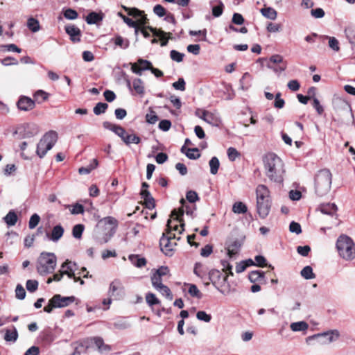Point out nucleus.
Instances as JSON below:
<instances>
[{
    "instance_id": "1",
    "label": "nucleus",
    "mask_w": 355,
    "mask_h": 355,
    "mask_svg": "<svg viewBox=\"0 0 355 355\" xmlns=\"http://www.w3.org/2000/svg\"><path fill=\"white\" fill-rule=\"evenodd\" d=\"M266 175L270 181L281 183L284 180L285 173L282 160L275 153H270L263 157Z\"/></svg>"
},
{
    "instance_id": "2",
    "label": "nucleus",
    "mask_w": 355,
    "mask_h": 355,
    "mask_svg": "<svg viewBox=\"0 0 355 355\" xmlns=\"http://www.w3.org/2000/svg\"><path fill=\"white\" fill-rule=\"evenodd\" d=\"M184 224L181 223L180 226L181 229L179 230V233L182 234L184 231ZM167 232L166 233H164L162 238L159 240V245L161 248V250L166 255V256H172L174 248L176 246V243L173 241L174 239H176L175 234L171 233V230L178 231V225L173 224V220L171 219L168 220L167 222ZM180 237L177 238V240H179Z\"/></svg>"
},
{
    "instance_id": "3",
    "label": "nucleus",
    "mask_w": 355,
    "mask_h": 355,
    "mask_svg": "<svg viewBox=\"0 0 355 355\" xmlns=\"http://www.w3.org/2000/svg\"><path fill=\"white\" fill-rule=\"evenodd\" d=\"M257 209L259 216L265 218L269 214L271 200L270 191L264 184H259L256 189Z\"/></svg>"
},
{
    "instance_id": "4",
    "label": "nucleus",
    "mask_w": 355,
    "mask_h": 355,
    "mask_svg": "<svg viewBox=\"0 0 355 355\" xmlns=\"http://www.w3.org/2000/svg\"><path fill=\"white\" fill-rule=\"evenodd\" d=\"M56 264L57 258L53 253L43 252L37 259L36 269L40 275H46L53 272Z\"/></svg>"
},
{
    "instance_id": "5",
    "label": "nucleus",
    "mask_w": 355,
    "mask_h": 355,
    "mask_svg": "<svg viewBox=\"0 0 355 355\" xmlns=\"http://www.w3.org/2000/svg\"><path fill=\"white\" fill-rule=\"evenodd\" d=\"M332 175L329 170L322 169L315 177V191L318 196L326 195L331 189Z\"/></svg>"
},
{
    "instance_id": "6",
    "label": "nucleus",
    "mask_w": 355,
    "mask_h": 355,
    "mask_svg": "<svg viewBox=\"0 0 355 355\" xmlns=\"http://www.w3.org/2000/svg\"><path fill=\"white\" fill-rule=\"evenodd\" d=\"M336 248L339 255L345 260H352L355 257L354 241L345 234H342L338 238Z\"/></svg>"
},
{
    "instance_id": "7",
    "label": "nucleus",
    "mask_w": 355,
    "mask_h": 355,
    "mask_svg": "<svg viewBox=\"0 0 355 355\" xmlns=\"http://www.w3.org/2000/svg\"><path fill=\"white\" fill-rule=\"evenodd\" d=\"M58 133L51 130L46 132L40 139L37 146V154L42 158L51 150L58 140Z\"/></svg>"
},
{
    "instance_id": "8",
    "label": "nucleus",
    "mask_w": 355,
    "mask_h": 355,
    "mask_svg": "<svg viewBox=\"0 0 355 355\" xmlns=\"http://www.w3.org/2000/svg\"><path fill=\"white\" fill-rule=\"evenodd\" d=\"M207 282L205 284L206 285H209L210 281L212 284L215 286V288L219 291L223 295L227 294L225 291L220 288L223 284H225L227 280V275H223V273L218 270H211L208 273V277H207Z\"/></svg>"
},
{
    "instance_id": "9",
    "label": "nucleus",
    "mask_w": 355,
    "mask_h": 355,
    "mask_svg": "<svg viewBox=\"0 0 355 355\" xmlns=\"http://www.w3.org/2000/svg\"><path fill=\"white\" fill-rule=\"evenodd\" d=\"M100 223H103L105 225H110V233L105 234L102 239L97 237L96 241L101 244L106 243L110 239L112 236L114 234L116 229L118 225V221L116 218L112 216H107L101 220Z\"/></svg>"
},
{
    "instance_id": "10",
    "label": "nucleus",
    "mask_w": 355,
    "mask_h": 355,
    "mask_svg": "<svg viewBox=\"0 0 355 355\" xmlns=\"http://www.w3.org/2000/svg\"><path fill=\"white\" fill-rule=\"evenodd\" d=\"M123 287L121 282L118 279L112 281L110 284L108 290L109 296L114 300H119L123 297Z\"/></svg>"
},
{
    "instance_id": "11",
    "label": "nucleus",
    "mask_w": 355,
    "mask_h": 355,
    "mask_svg": "<svg viewBox=\"0 0 355 355\" xmlns=\"http://www.w3.org/2000/svg\"><path fill=\"white\" fill-rule=\"evenodd\" d=\"M340 334H313L306 338V343L310 345L311 341L315 340L319 344L329 343L338 338Z\"/></svg>"
},
{
    "instance_id": "12",
    "label": "nucleus",
    "mask_w": 355,
    "mask_h": 355,
    "mask_svg": "<svg viewBox=\"0 0 355 355\" xmlns=\"http://www.w3.org/2000/svg\"><path fill=\"white\" fill-rule=\"evenodd\" d=\"M77 269V264L69 260H66L61 265V270H62L64 275H67L69 278L73 279L74 282H77L80 279V277H76L75 275V271Z\"/></svg>"
},
{
    "instance_id": "13",
    "label": "nucleus",
    "mask_w": 355,
    "mask_h": 355,
    "mask_svg": "<svg viewBox=\"0 0 355 355\" xmlns=\"http://www.w3.org/2000/svg\"><path fill=\"white\" fill-rule=\"evenodd\" d=\"M180 202L182 204V207L180 208L178 211L176 209L173 210L171 214V216L173 218V224H178V223L182 222L181 217L183 216L184 211L187 214L191 215L193 214V210L191 209L189 206L184 205L186 202L184 198H182Z\"/></svg>"
},
{
    "instance_id": "14",
    "label": "nucleus",
    "mask_w": 355,
    "mask_h": 355,
    "mask_svg": "<svg viewBox=\"0 0 355 355\" xmlns=\"http://www.w3.org/2000/svg\"><path fill=\"white\" fill-rule=\"evenodd\" d=\"M151 68L152 63L142 58H139L137 63L131 64L132 71L137 75H141L143 71L150 70Z\"/></svg>"
},
{
    "instance_id": "15",
    "label": "nucleus",
    "mask_w": 355,
    "mask_h": 355,
    "mask_svg": "<svg viewBox=\"0 0 355 355\" xmlns=\"http://www.w3.org/2000/svg\"><path fill=\"white\" fill-rule=\"evenodd\" d=\"M202 116L203 121L213 126L218 127L221 123L220 118L216 112H204Z\"/></svg>"
},
{
    "instance_id": "16",
    "label": "nucleus",
    "mask_w": 355,
    "mask_h": 355,
    "mask_svg": "<svg viewBox=\"0 0 355 355\" xmlns=\"http://www.w3.org/2000/svg\"><path fill=\"white\" fill-rule=\"evenodd\" d=\"M127 86L129 89H131V86H132V89L135 91V92L141 96H143L145 94V87L144 81L140 78H135L132 80V83L130 80L127 81Z\"/></svg>"
},
{
    "instance_id": "17",
    "label": "nucleus",
    "mask_w": 355,
    "mask_h": 355,
    "mask_svg": "<svg viewBox=\"0 0 355 355\" xmlns=\"http://www.w3.org/2000/svg\"><path fill=\"white\" fill-rule=\"evenodd\" d=\"M52 298L53 302L56 304L58 308L67 306L75 301V297L73 296L62 297L59 294L55 295Z\"/></svg>"
},
{
    "instance_id": "18",
    "label": "nucleus",
    "mask_w": 355,
    "mask_h": 355,
    "mask_svg": "<svg viewBox=\"0 0 355 355\" xmlns=\"http://www.w3.org/2000/svg\"><path fill=\"white\" fill-rule=\"evenodd\" d=\"M103 127L107 130L112 131L116 135H117L119 137H120L122 140H123L125 135L126 134V132H125V129L123 128H122L121 126L112 123L108 121H105L103 123Z\"/></svg>"
},
{
    "instance_id": "19",
    "label": "nucleus",
    "mask_w": 355,
    "mask_h": 355,
    "mask_svg": "<svg viewBox=\"0 0 355 355\" xmlns=\"http://www.w3.org/2000/svg\"><path fill=\"white\" fill-rule=\"evenodd\" d=\"M290 327L293 331H305L306 330L314 331L317 330L315 327H309V324L304 321L293 322Z\"/></svg>"
},
{
    "instance_id": "20",
    "label": "nucleus",
    "mask_w": 355,
    "mask_h": 355,
    "mask_svg": "<svg viewBox=\"0 0 355 355\" xmlns=\"http://www.w3.org/2000/svg\"><path fill=\"white\" fill-rule=\"evenodd\" d=\"M66 33L70 36V39L73 42H80V30L74 25H68L65 26Z\"/></svg>"
},
{
    "instance_id": "21",
    "label": "nucleus",
    "mask_w": 355,
    "mask_h": 355,
    "mask_svg": "<svg viewBox=\"0 0 355 355\" xmlns=\"http://www.w3.org/2000/svg\"><path fill=\"white\" fill-rule=\"evenodd\" d=\"M17 106L21 110L28 111L34 108L35 102L30 98L22 97L19 100Z\"/></svg>"
},
{
    "instance_id": "22",
    "label": "nucleus",
    "mask_w": 355,
    "mask_h": 355,
    "mask_svg": "<svg viewBox=\"0 0 355 355\" xmlns=\"http://www.w3.org/2000/svg\"><path fill=\"white\" fill-rule=\"evenodd\" d=\"M63 234L64 228L60 225H58L53 228L51 234L50 235L47 234V236L52 241L57 242L61 239Z\"/></svg>"
},
{
    "instance_id": "23",
    "label": "nucleus",
    "mask_w": 355,
    "mask_h": 355,
    "mask_svg": "<svg viewBox=\"0 0 355 355\" xmlns=\"http://www.w3.org/2000/svg\"><path fill=\"white\" fill-rule=\"evenodd\" d=\"M124 9L125 10H128V8L125 7H124ZM128 10H129V12H128L129 15H132L135 17L138 18L137 21L140 25L143 26L146 24L147 19H146V16L143 15V12L139 10L137 8L128 9Z\"/></svg>"
},
{
    "instance_id": "24",
    "label": "nucleus",
    "mask_w": 355,
    "mask_h": 355,
    "mask_svg": "<svg viewBox=\"0 0 355 355\" xmlns=\"http://www.w3.org/2000/svg\"><path fill=\"white\" fill-rule=\"evenodd\" d=\"M111 42H113L115 46H119L122 49H126L128 48L130 44V42L127 38H124L119 35L111 39Z\"/></svg>"
},
{
    "instance_id": "25",
    "label": "nucleus",
    "mask_w": 355,
    "mask_h": 355,
    "mask_svg": "<svg viewBox=\"0 0 355 355\" xmlns=\"http://www.w3.org/2000/svg\"><path fill=\"white\" fill-rule=\"evenodd\" d=\"M320 211L327 215L333 216L337 211V206L334 203H327L322 205L320 207Z\"/></svg>"
},
{
    "instance_id": "26",
    "label": "nucleus",
    "mask_w": 355,
    "mask_h": 355,
    "mask_svg": "<svg viewBox=\"0 0 355 355\" xmlns=\"http://www.w3.org/2000/svg\"><path fill=\"white\" fill-rule=\"evenodd\" d=\"M94 341L98 351L101 353L108 352L112 349V347L105 344L103 340L100 337L94 338Z\"/></svg>"
},
{
    "instance_id": "27",
    "label": "nucleus",
    "mask_w": 355,
    "mask_h": 355,
    "mask_svg": "<svg viewBox=\"0 0 355 355\" xmlns=\"http://www.w3.org/2000/svg\"><path fill=\"white\" fill-rule=\"evenodd\" d=\"M241 243L238 241H234L230 245H228L227 248V255L229 257L232 258L234 256L238 254L239 250L241 248Z\"/></svg>"
},
{
    "instance_id": "28",
    "label": "nucleus",
    "mask_w": 355,
    "mask_h": 355,
    "mask_svg": "<svg viewBox=\"0 0 355 355\" xmlns=\"http://www.w3.org/2000/svg\"><path fill=\"white\" fill-rule=\"evenodd\" d=\"M128 259L137 268H141L146 264V259L140 257L137 254H130Z\"/></svg>"
},
{
    "instance_id": "29",
    "label": "nucleus",
    "mask_w": 355,
    "mask_h": 355,
    "mask_svg": "<svg viewBox=\"0 0 355 355\" xmlns=\"http://www.w3.org/2000/svg\"><path fill=\"white\" fill-rule=\"evenodd\" d=\"M17 219H18L17 215L15 213V211L13 210L9 211V212L3 218L4 222L8 226H14L17 223Z\"/></svg>"
},
{
    "instance_id": "30",
    "label": "nucleus",
    "mask_w": 355,
    "mask_h": 355,
    "mask_svg": "<svg viewBox=\"0 0 355 355\" xmlns=\"http://www.w3.org/2000/svg\"><path fill=\"white\" fill-rule=\"evenodd\" d=\"M103 19L102 16L95 12H91L86 17V21L88 24H94Z\"/></svg>"
},
{
    "instance_id": "31",
    "label": "nucleus",
    "mask_w": 355,
    "mask_h": 355,
    "mask_svg": "<svg viewBox=\"0 0 355 355\" xmlns=\"http://www.w3.org/2000/svg\"><path fill=\"white\" fill-rule=\"evenodd\" d=\"M141 196L145 200V203L148 208L154 207V200L148 191L144 189L141 190Z\"/></svg>"
},
{
    "instance_id": "32",
    "label": "nucleus",
    "mask_w": 355,
    "mask_h": 355,
    "mask_svg": "<svg viewBox=\"0 0 355 355\" xmlns=\"http://www.w3.org/2000/svg\"><path fill=\"white\" fill-rule=\"evenodd\" d=\"M261 14L266 18L274 20L277 18L276 10L270 7L261 9Z\"/></svg>"
},
{
    "instance_id": "33",
    "label": "nucleus",
    "mask_w": 355,
    "mask_h": 355,
    "mask_svg": "<svg viewBox=\"0 0 355 355\" xmlns=\"http://www.w3.org/2000/svg\"><path fill=\"white\" fill-rule=\"evenodd\" d=\"M209 165L210 167V173L212 175H216L218 173L220 162L218 159L216 157H213L209 162Z\"/></svg>"
},
{
    "instance_id": "34",
    "label": "nucleus",
    "mask_w": 355,
    "mask_h": 355,
    "mask_svg": "<svg viewBox=\"0 0 355 355\" xmlns=\"http://www.w3.org/2000/svg\"><path fill=\"white\" fill-rule=\"evenodd\" d=\"M232 211L235 214H245L247 212L248 208L242 202H236L233 205Z\"/></svg>"
},
{
    "instance_id": "35",
    "label": "nucleus",
    "mask_w": 355,
    "mask_h": 355,
    "mask_svg": "<svg viewBox=\"0 0 355 355\" xmlns=\"http://www.w3.org/2000/svg\"><path fill=\"white\" fill-rule=\"evenodd\" d=\"M155 289L169 300L173 299V295L168 286L162 284L159 287H157Z\"/></svg>"
},
{
    "instance_id": "36",
    "label": "nucleus",
    "mask_w": 355,
    "mask_h": 355,
    "mask_svg": "<svg viewBox=\"0 0 355 355\" xmlns=\"http://www.w3.org/2000/svg\"><path fill=\"white\" fill-rule=\"evenodd\" d=\"M302 277L306 279H311L315 278V275L313 272V269L311 266H305L300 272Z\"/></svg>"
},
{
    "instance_id": "37",
    "label": "nucleus",
    "mask_w": 355,
    "mask_h": 355,
    "mask_svg": "<svg viewBox=\"0 0 355 355\" xmlns=\"http://www.w3.org/2000/svg\"><path fill=\"white\" fill-rule=\"evenodd\" d=\"M27 26L34 33L37 32L40 28L38 20L33 17L28 19Z\"/></svg>"
},
{
    "instance_id": "38",
    "label": "nucleus",
    "mask_w": 355,
    "mask_h": 355,
    "mask_svg": "<svg viewBox=\"0 0 355 355\" xmlns=\"http://www.w3.org/2000/svg\"><path fill=\"white\" fill-rule=\"evenodd\" d=\"M141 139L139 137L135 135H128L127 133L125 135V137L123 141L127 144L130 145L131 144H137L140 142Z\"/></svg>"
},
{
    "instance_id": "39",
    "label": "nucleus",
    "mask_w": 355,
    "mask_h": 355,
    "mask_svg": "<svg viewBox=\"0 0 355 355\" xmlns=\"http://www.w3.org/2000/svg\"><path fill=\"white\" fill-rule=\"evenodd\" d=\"M85 227L82 224H78L73 226L72 229V235L74 238L80 239L82 237Z\"/></svg>"
},
{
    "instance_id": "40",
    "label": "nucleus",
    "mask_w": 355,
    "mask_h": 355,
    "mask_svg": "<svg viewBox=\"0 0 355 355\" xmlns=\"http://www.w3.org/2000/svg\"><path fill=\"white\" fill-rule=\"evenodd\" d=\"M264 272L260 270L252 271L249 273L248 277L251 282H255L263 278Z\"/></svg>"
},
{
    "instance_id": "41",
    "label": "nucleus",
    "mask_w": 355,
    "mask_h": 355,
    "mask_svg": "<svg viewBox=\"0 0 355 355\" xmlns=\"http://www.w3.org/2000/svg\"><path fill=\"white\" fill-rule=\"evenodd\" d=\"M49 94L43 90H38L34 94V98L39 103H42L49 98Z\"/></svg>"
},
{
    "instance_id": "42",
    "label": "nucleus",
    "mask_w": 355,
    "mask_h": 355,
    "mask_svg": "<svg viewBox=\"0 0 355 355\" xmlns=\"http://www.w3.org/2000/svg\"><path fill=\"white\" fill-rule=\"evenodd\" d=\"M188 293L191 296L195 297L198 299L202 298V293L195 284H190L188 290Z\"/></svg>"
},
{
    "instance_id": "43",
    "label": "nucleus",
    "mask_w": 355,
    "mask_h": 355,
    "mask_svg": "<svg viewBox=\"0 0 355 355\" xmlns=\"http://www.w3.org/2000/svg\"><path fill=\"white\" fill-rule=\"evenodd\" d=\"M107 107L108 105L105 103H98L94 107V113L96 115L103 114L106 111Z\"/></svg>"
},
{
    "instance_id": "44",
    "label": "nucleus",
    "mask_w": 355,
    "mask_h": 355,
    "mask_svg": "<svg viewBox=\"0 0 355 355\" xmlns=\"http://www.w3.org/2000/svg\"><path fill=\"white\" fill-rule=\"evenodd\" d=\"M247 78H249L250 80H252V77H251L250 74L248 72H245V73H243L241 79L240 80L241 87L243 90H247L250 87V82L249 83L245 82V79H247Z\"/></svg>"
},
{
    "instance_id": "45",
    "label": "nucleus",
    "mask_w": 355,
    "mask_h": 355,
    "mask_svg": "<svg viewBox=\"0 0 355 355\" xmlns=\"http://www.w3.org/2000/svg\"><path fill=\"white\" fill-rule=\"evenodd\" d=\"M185 155L189 159H196L200 156L198 149L196 148H188L185 153Z\"/></svg>"
},
{
    "instance_id": "46",
    "label": "nucleus",
    "mask_w": 355,
    "mask_h": 355,
    "mask_svg": "<svg viewBox=\"0 0 355 355\" xmlns=\"http://www.w3.org/2000/svg\"><path fill=\"white\" fill-rule=\"evenodd\" d=\"M63 15L66 19L69 20L76 19L78 16V12L75 10L71 8H67L64 10Z\"/></svg>"
},
{
    "instance_id": "47",
    "label": "nucleus",
    "mask_w": 355,
    "mask_h": 355,
    "mask_svg": "<svg viewBox=\"0 0 355 355\" xmlns=\"http://www.w3.org/2000/svg\"><path fill=\"white\" fill-rule=\"evenodd\" d=\"M240 155V153L235 148L230 147L227 149V156L230 161H235Z\"/></svg>"
},
{
    "instance_id": "48",
    "label": "nucleus",
    "mask_w": 355,
    "mask_h": 355,
    "mask_svg": "<svg viewBox=\"0 0 355 355\" xmlns=\"http://www.w3.org/2000/svg\"><path fill=\"white\" fill-rule=\"evenodd\" d=\"M193 272L195 275H196L198 277H200L201 279H202L204 280L207 279V277H205V272L203 270L202 264L196 263L195 265Z\"/></svg>"
},
{
    "instance_id": "49",
    "label": "nucleus",
    "mask_w": 355,
    "mask_h": 355,
    "mask_svg": "<svg viewBox=\"0 0 355 355\" xmlns=\"http://www.w3.org/2000/svg\"><path fill=\"white\" fill-rule=\"evenodd\" d=\"M40 217L38 214H33L28 222V227L30 229H34L40 223Z\"/></svg>"
},
{
    "instance_id": "50",
    "label": "nucleus",
    "mask_w": 355,
    "mask_h": 355,
    "mask_svg": "<svg viewBox=\"0 0 355 355\" xmlns=\"http://www.w3.org/2000/svg\"><path fill=\"white\" fill-rule=\"evenodd\" d=\"M266 67L273 70L276 73H279L286 70L287 67V63H282L277 67H272L269 62L267 63Z\"/></svg>"
},
{
    "instance_id": "51",
    "label": "nucleus",
    "mask_w": 355,
    "mask_h": 355,
    "mask_svg": "<svg viewBox=\"0 0 355 355\" xmlns=\"http://www.w3.org/2000/svg\"><path fill=\"white\" fill-rule=\"evenodd\" d=\"M26 286L29 292H34L38 288V282L37 280L29 279L26 282Z\"/></svg>"
},
{
    "instance_id": "52",
    "label": "nucleus",
    "mask_w": 355,
    "mask_h": 355,
    "mask_svg": "<svg viewBox=\"0 0 355 355\" xmlns=\"http://www.w3.org/2000/svg\"><path fill=\"white\" fill-rule=\"evenodd\" d=\"M146 302L150 306H153L155 304H157L159 303V300L156 297L155 295L151 293H149L146 296Z\"/></svg>"
},
{
    "instance_id": "53",
    "label": "nucleus",
    "mask_w": 355,
    "mask_h": 355,
    "mask_svg": "<svg viewBox=\"0 0 355 355\" xmlns=\"http://www.w3.org/2000/svg\"><path fill=\"white\" fill-rule=\"evenodd\" d=\"M184 55L183 53H180V52L177 51L175 50H172L170 52L171 58L173 60L176 61L178 62H180L182 61Z\"/></svg>"
},
{
    "instance_id": "54",
    "label": "nucleus",
    "mask_w": 355,
    "mask_h": 355,
    "mask_svg": "<svg viewBox=\"0 0 355 355\" xmlns=\"http://www.w3.org/2000/svg\"><path fill=\"white\" fill-rule=\"evenodd\" d=\"M123 19L124 22L128 25L130 27H133L135 28V34L137 35L139 31L140 30L139 28L137 26V23L135 21H133L132 19L125 17H123Z\"/></svg>"
},
{
    "instance_id": "55",
    "label": "nucleus",
    "mask_w": 355,
    "mask_h": 355,
    "mask_svg": "<svg viewBox=\"0 0 355 355\" xmlns=\"http://www.w3.org/2000/svg\"><path fill=\"white\" fill-rule=\"evenodd\" d=\"M186 198L191 203L196 202L199 200L198 193L194 191H189L186 194Z\"/></svg>"
},
{
    "instance_id": "56",
    "label": "nucleus",
    "mask_w": 355,
    "mask_h": 355,
    "mask_svg": "<svg viewBox=\"0 0 355 355\" xmlns=\"http://www.w3.org/2000/svg\"><path fill=\"white\" fill-rule=\"evenodd\" d=\"M162 277L158 276L155 272L153 274L151 277V282L153 286L156 288L157 287H159V286L162 285Z\"/></svg>"
},
{
    "instance_id": "57",
    "label": "nucleus",
    "mask_w": 355,
    "mask_h": 355,
    "mask_svg": "<svg viewBox=\"0 0 355 355\" xmlns=\"http://www.w3.org/2000/svg\"><path fill=\"white\" fill-rule=\"evenodd\" d=\"M329 46L335 51L340 50L339 43L338 40L334 37H329Z\"/></svg>"
},
{
    "instance_id": "58",
    "label": "nucleus",
    "mask_w": 355,
    "mask_h": 355,
    "mask_svg": "<svg viewBox=\"0 0 355 355\" xmlns=\"http://www.w3.org/2000/svg\"><path fill=\"white\" fill-rule=\"evenodd\" d=\"M15 294H16L17 298H18L19 300H24L25 298L26 291L21 285L18 284L17 286L16 289H15Z\"/></svg>"
},
{
    "instance_id": "59",
    "label": "nucleus",
    "mask_w": 355,
    "mask_h": 355,
    "mask_svg": "<svg viewBox=\"0 0 355 355\" xmlns=\"http://www.w3.org/2000/svg\"><path fill=\"white\" fill-rule=\"evenodd\" d=\"M185 81L182 78H180L177 82L173 83V87L175 89L180 91L185 90Z\"/></svg>"
},
{
    "instance_id": "60",
    "label": "nucleus",
    "mask_w": 355,
    "mask_h": 355,
    "mask_svg": "<svg viewBox=\"0 0 355 355\" xmlns=\"http://www.w3.org/2000/svg\"><path fill=\"white\" fill-rule=\"evenodd\" d=\"M268 62H269L270 64L271 63L279 64L286 63V62L284 61L283 57L278 54L272 55Z\"/></svg>"
},
{
    "instance_id": "61",
    "label": "nucleus",
    "mask_w": 355,
    "mask_h": 355,
    "mask_svg": "<svg viewBox=\"0 0 355 355\" xmlns=\"http://www.w3.org/2000/svg\"><path fill=\"white\" fill-rule=\"evenodd\" d=\"M196 317L199 320L208 322L211 320V315L207 314L205 311H200L197 313Z\"/></svg>"
},
{
    "instance_id": "62",
    "label": "nucleus",
    "mask_w": 355,
    "mask_h": 355,
    "mask_svg": "<svg viewBox=\"0 0 355 355\" xmlns=\"http://www.w3.org/2000/svg\"><path fill=\"white\" fill-rule=\"evenodd\" d=\"M289 230L297 234H299L302 232L301 226L298 223L296 222H291L289 225Z\"/></svg>"
},
{
    "instance_id": "63",
    "label": "nucleus",
    "mask_w": 355,
    "mask_h": 355,
    "mask_svg": "<svg viewBox=\"0 0 355 355\" xmlns=\"http://www.w3.org/2000/svg\"><path fill=\"white\" fill-rule=\"evenodd\" d=\"M223 11V4L222 2H220L218 6L213 7L212 15L215 17H218L222 15Z\"/></svg>"
},
{
    "instance_id": "64",
    "label": "nucleus",
    "mask_w": 355,
    "mask_h": 355,
    "mask_svg": "<svg viewBox=\"0 0 355 355\" xmlns=\"http://www.w3.org/2000/svg\"><path fill=\"white\" fill-rule=\"evenodd\" d=\"M349 42L355 47V31L349 29L345 31Z\"/></svg>"
}]
</instances>
